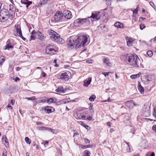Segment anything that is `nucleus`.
I'll use <instances>...</instances> for the list:
<instances>
[{
    "label": "nucleus",
    "mask_w": 156,
    "mask_h": 156,
    "mask_svg": "<svg viewBox=\"0 0 156 156\" xmlns=\"http://www.w3.org/2000/svg\"><path fill=\"white\" fill-rule=\"evenodd\" d=\"M25 99H27L28 100H35L36 98L35 97L33 96L31 98H26Z\"/></svg>",
    "instance_id": "35"
},
{
    "label": "nucleus",
    "mask_w": 156,
    "mask_h": 156,
    "mask_svg": "<svg viewBox=\"0 0 156 156\" xmlns=\"http://www.w3.org/2000/svg\"><path fill=\"white\" fill-rule=\"evenodd\" d=\"M111 99H110V98H108L107 100L105 101L104 102H106V101H109L111 102Z\"/></svg>",
    "instance_id": "60"
},
{
    "label": "nucleus",
    "mask_w": 156,
    "mask_h": 156,
    "mask_svg": "<svg viewBox=\"0 0 156 156\" xmlns=\"http://www.w3.org/2000/svg\"><path fill=\"white\" fill-rule=\"evenodd\" d=\"M78 122L81 125H82L83 126L85 124L82 121H79Z\"/></svg>",
    "instance_id": "49"
},
{
    "label": "nucleus",
    "mask_w": 156,
    "mask_h": 156,
    "mask_svg": "<svg viewBox=\"0 0 156 156\" xmlns=\"http://www.w3.org/2000/svg\"><path fill=\"white\" fill-rule=\"evenodd\" d=\"M15 102V101L14 99H12L11 101V103L12 105H13Z\"/></svg>",
    "instance_id": "54"
},
{
    "label": "nucleus",
    "mask_w": 156,
    "mask_h": 156,
    "mask_svg": "<svg viewBox=\"0 0 156 156\" xmlns=\"http://www.w3.org/2000/svg\"><path fill=\"white\" fill-rule=\"evenodd\" d=\"M7 153V151L6 149H4L2 150V156H7L6 153Z\"/></svg>",
    "instance_id": "36"
},
{
    "label": "nucleus",
    "mask_w": 156,
    "mask_h": 156,
    "mask_svg": "<svg viewBox=\"0 0 156 156\" xmlns=\"http://www.w3.org/2000/svg\"><path fill=\"white\" fill-rule=\"evenodd\" d=\"M87 130H89L90 129V127L88 125H86V124L83 126Z\"/></svg>",
    "instance_id": "45"
},
{
    "label": "nucleus",
    "mask_w": 156,
    "mask_h": 156,
    "mask_svg": "<svg viewBox=\"0 0 156 156\" xmlns=\"http://www.w3.org/2000/svg\"><path fill=\"white\" fill-rule=\"evenodd\" d=\"M36 35H31L30 37V41L31 40H34L36 38Z\"/></svg>",
    "instance_id": "38"
},
{
    "label": "nucleus",
    "mask_w": 156,
    "mask_h": 156,
    "mask_svg": "<svg viewBox=\"0 0 156 156\" xmlns=\"http://www.w3.org/2000/svg\"><path fill=\"white\" fill-rule=\"evenodd\" d=\"M92 119V118L91 116H89L88 117H87L86 118V120H91Z\"/></svg>",
    "instance_id": "51"
},
{
    "label": "nucleus",
    "mask_w": 156,
    "mask_h": 156,
    "mask_svg": "<svg viewBox=\"0 0 156 156\" xmlns=\"http://www.w3.org/2000/svg\"><path fill=\"white\" fill-rule=\"evenodd\" d=\"M132 104L133 105H135V103L134 102L133 100L128 101L126 103V106L128 107H129V108H130L131 106H132Z\"/></svg>",
    "instance_id": "17"
},
{
    "label": "nucleus",
    "mask_w": 156,
    "mask_h": 156,
    "mask_svg": "<svg viewBox=\"0 0 156 156\" xmlns=\"http://www.w3.org/2000/svg\"><path fill=\"white\" fill-rule=\"evenodd\" d=\"M79 134V133L78 132H76L75 133H74V136L75 135H78Z\"/></svg>",
    "instance_id": "63"
},
{
    "label": "nucleus",
    "mask_w": 156,
    "mask_h": 156,
    "mask_svg": "<svg viewBox=\"0 0 156 156\" xmlns=\"http://www.w3.org/2000/svg\"><path fill=\"white\" fill-rule=\"evenodd\" d=\"M91 147V146L90 145H83V146L82 147L83 148V149L87 148L89 147Z\"/></svg>",
    "instance_id": "41"
},
{
    "label": "nucleus",
    "mask_w": 156,
    "mask_h": 156,
    "mask_svg": "<svg viewBox=\"0 0 156 156\" xmlns=\"http://www.w3.org/2000/svg\"><path fill=\"white\" fill-rule=\"evenodd\" d=\"M150 5L154 9H155V6L154 3L152 2H151L149 3Z\"/></svg>",
    "instance_id": "39"
},
{
    "label": "nucleus",
    "mask_w": 156,
    "mask_h": 156,
    "mask_svg": "<svg viewBox=\"0 0 156 156\" xmlns=\"http://www.w3.org/2000/svg\"><path fill=\"white\" fill-rule=\"evenodd\" d=\"M48 99L45 97H43L41 98V101H39V103H42L46 101H48Z\"/></svg>",
    "instance_id": "30"
},
{
    "label": "nucleus",
    "mask_w": 156,
    "mask_h": 156,
    "mask_svg": "<svg viewBox=\"0 0 156 156\" xmlns=\"http://www.w3.org/2000/svg\"><path fill=\"white\" fill-rule=\"evenodd\" d=\"M106 1V4L108 5H111V1L112 0H103Z\"/></svg>",
    "instance_id": "33"
},
{
    "label": "nucleus",
    "mask_w": 156,
    "mask_h": 156,
    "mask_svg": "<svg viewBox=\"0 0 156 156\" xmlns=\"http://www.w3.org/2000/svg\"><path fill=\"white\" fill-rule=\"evenodd\" d=\"M36 35L38 36V38L40 40H42L44 39V35L39 31L36 32Z\"/></svg>",
    "instance_id": "18"
},
{
    "label": "nucleus",
    "mask_w": 156,
    "mask_h": 156,
    "mask_svg": "<svg viewBox=\"0 0 156 156\" xmlns=\"http://www.w3.org/2000/svg\"><path fill=\"white\" fill-rule=\"evenodd\" d=\"M114 25L115 26L118 28H122L123 27V24L119 22H116L115 24Z\"/></svg>",
    "instance_id": "22"
},
{
    "label": "nucleus",
    "mask_w": 156,
    "mask_h": 156,
    "mask_svg": "<svg viewBox=\"0 0 156 156\" xmlns=\"http://www.w3.org/2000/svg\"><path fill=\"white\" fill-rule=\"evenodd\" d=\"M96 98V97L95 95H92L89 98V100L91 101H94L95 99Z\"/></svg>",
    "instance_id": "27"
},
{
    "label": "nucleus",
    "mask_w": 156,
    "mask_h": 156,
    "mask_svg": "<svg viewBox=\"0 0 156 156\" xmlns=\"http://www.w3.org/2000/svg\"><path fill=\"white\" fill-rule=\"evenodd\" d=\"M36 32H35L34 30L32 32L31 34V35H34H34H36Z\"/></svg>",
    "instance_id": "56"
},
{
    "label": "nucleus",
    "mask_w": 156,
    "mask_h": 156,
    "mask_svg": "<svg viewBox=\"0 0 156 156\" xmlns=\"http://www.w3.org/2000/svg\"><path fill=\"white\" fill-rule=\"evenodd\" d=\"M25 140L27 143L29 144H30V140L28 137H26L25 138Z\"/></svg>",
    "instance_id": "32"
},
{
    "label": "nucleus",
    "mask_w": 156,
    "mask_h": 156,
    "mask_svg": "<svg viewBox=\"0 0 156 156\" xmlns=\"http://www.w3.org/2000/svg\"><path fill=\"white\" fill-rule=\"evenodd\" d=\"M2 142H5V143H8V141H7V139L5 136H3L2 139Z\"/></svg>",
    "instance_id": "28"
},
{
    "label": "nucleus",
    "mask_w": 156,
    "mask_h": 156,
    "mask_svg": "<svg viewBox=\"0 0 156 156\" xmlns=\"http://www.w3.org/2000/svg\"><path fill=\"white\" fill-rule=\"evenodd\" d=\"M9 12L8 10L5 9H2L0 12V21L5 22L9 19Z\"/></svg>",
    "instance_id": "5"
},
{
    "label": "nucleus",
    "mask_w": 156,
    "mask_h": 156,
    "mask_svg": "<svg viewBox=\"0 0 156 156\" xmlns=\"http://www.w3.org/2000/svg\"><path fill=\"white\" fill-rule=\"evenodd\" d=\"M154 112L153 113V115L156 119V107L154 108Z\"/></svg>",
    "instance_id": "43"
},
{
    "label": "nucleus",
    "mask_w": 156,
    "mask_h": 156,
    "mask_svg": "<svg viewBox=\"0 0 156 156\" xmlns=\"http://www.w3.org/2000/svg\"><path fill=\"white\" fill-rule=\"evenodd\" d=\"M88 35H84L78 37H71L68 44V48H79L84 47L87 41Z\"/></svg>",
    "instance_id": "1"
},
{
    "label": "nucleus",
    "mask_w": 156,
    "mask_h": 156,
    "mask_svg": "<svg viewBox=\"0 0 156 156\" xmlns=\"http://www.w3.org/2000/svg\"><path fill=\"white\" fill-rule=\"evenodd\" d=\"M48 33L50 35V38L52 41L57 42L58 43H63V40L60 37V36L56 32L52 30H49Z\"/></svg>",
    "instance_id": "4"
},
{
    "label": "nucleus",
    "mask_w": 156,
    "mask_h": 156,
    "mask_svg": "<svg viewBox=\"0 0 156 156\" xmlns=\"http://www.w3.org/2000/svg\"><path fill=\"white\" fill-rule=\"evenodd\" d=\"M0 64L1 65H2L4 63V62L5 61V59L4 58H0Z\"/></svg>",
    "instance_id": "42"
},
{
    "label": "nucleus",
    "mask_w": 156,
    "mask_h": 156,
    "mask_svg": "<svg viewBox=\"0 0 156 156\" xmlns=\"http://www.w3.org/2000/svg\"><path fill=\"white\" fill-rule=\"evenodd\" d=\"M138 88L139 91L140 92L141 94H143L144 92V89L140 83H139L138 85Z\"/></svg>",
    "instance_id": "21"
},
{
    "label": "nucleus",
    "mask_w": 156,
    "mask_h": 156,
    "mask_svg": "<svg viewBox=\"0 0 156 156\" xmlns=\"http://www.w3.org/2000/svg\"><path fill=\"white\" fill-rule=\"evenodd\" d=\"M110 72H107V73H102V74L103 75L105 76H108V74L110 73Z\"/></svg>",
    "instance_id": "47"
},
{
    "label": "nucleus",
    "mask_w": 156,
    "mask_h": 156,
    "mask_svg": "<svg viewBox=\"0 0 156 156\" xmlns=\"http://www.w3.org/2000/svg\"><path fill=\"white\" fill-rule=\"evenodd\" d=\"M54 19L56 21H64L63 13L61 11H58L54 15Z\"/></svg>",
    "instance_id": "8"
},
{
    "label": "nucleus",
    "mask_w": 156,
    "mask_h": 156,
    "mask_svg": "<svg viewBox=\"0 0 156 156\" xmlns=\"http://www.w3.org/2000/svg\"><path fill=\"white\" fill-rule=\"evenodd\" d=\"M121 59L125 62L128 61V63L136 67H139L140 59L136 55L130 54H122L120 56Z\"/></svg>",
    "instance_id": "3"
},
{
    "label": "nucleus",
    "mask_w": 156,
    "mask_h": 156,
    "mask_svg": "<svg viewBox=\"0 0 156 156\" xmlns=\"http://www.w3.org/2000/svg\"><path fill=\"white\" fill-rule=\"evenodd\" d=\"M20 80V78L18 77H16L15 79H14V80L15 82H16L17 81L19 80Z\"/></svg>",
    "instance_id": "55"
},
{
    "label": "nucleus",
    "mask_w": 156,
    "mask_h": 156,
    "mask_svg": "<svg viewBox=\"0 0 156 156\" xmlns=\"http://www.w3.org/2000/svg\"><path fill=\"white\" fill-rule=\"evenodd\" d=\"M46 75V74L43 71L42 72V73H41V76L42 77H45Z\"/></svg>",
    "instance_id": "50"
},
{
    "label": "nucleus",
    "mask_w": 156,
    "mask_h": 156,
    "mask_svg": "<svg viewBox=\"0 0 156 156\" xmlns=\"http://www.w3.org/2000/svg\"><path fill=\"white\" fill-rule=\"evenodd\" d=\"M147 54V55L149 57H151L153 55V52L152 51L150 50L148 51Z\"/></svg>",
    "instance_id": "31"
},
{
    "label": "nucleus",
    "mask_w": 156,
    "mask_h": 156,
    "mask_svg": "<svg viewBox=\"0 0 156 156\" xmlns=\"http://www.w3.org/2000/svg\"><path fill=\"white\" fill-rule=\"evenodd\" d=\"M145 27V26L144 24H141L140 25V28L141 30L143 29Z\"/></svg>",
    "instance_id": "44"
},
{
    "label": "nucleus",
    "mask_w": 156,
    "mask_h": 156,
    "mask_svg": "<svg viewBox=\"0 0 156 156\" xmlns=\"http://www.w3.org/2000/svg\"><path fill=\"white\" fill-rule=\"evenodd\" d=\"M82 119L84 120H86V116L84 115H83L81 116Z\"/></svg>",
    "instance_id": "58"
},
{
    "label": "nucleus",
    "mask_w": 156,
    "mask_h": 156,
    "mask_svg": "<svg viewBox=\"0 0 156 156\" xmlns=\"http://www.w3.org/2000/svg\"><path fill=\"white\" fill-rule=\"evenodd\" d=\"M7 108H9L11 110L12 109V106H11L10 104H8V105L7 106Z\"/></svg>",
    "instance_id": "52"
},
{
    "label": "nucleus",
    "mask_w": 156,
    "mask_h": 156,
    "mask_svg": "<svg viewBox=\"0 0 156 156\" xmlns=\"http://www.w3.org/2000/svg\"><path fill=\"white\" fill-rule=\"evenodd\" d=\"M63 16L65 18V19L69 20L72 17V14L71 12L68 10H66L63 11Z\"/></svg>",
    "instance_id": "11"
},
{
    "label": "nucleus",
    "mask_w": 156,
    "mask_h": 156,
    "mask_svg": "<svg viewBox=\"0 0 156 156\" xmlns=\"http://www.w3.org/2000/svg\"><path fill=\"white\" fill-rule=\"evenodd\" d=\"M141 73H139L138 74L135 75H133L130 76V78L132 79H135L137 78H138L140 76Z\"/></svg>",
    "instance_id": "24"
},
{
    "label": "nucleus",
    "mask_w": 156,
    "mask_h": 156,
    "mask_svg": "<svg viewBox=\"0 0 156 156\" xmlns=\"http://www.w3.org/2000/svg\"><path fill=\"white\" fill-rule=\"evenodd\" d=\"M150 106L146 105H145L143 107V113L146 117L149 116L150 115Z\"/></svg>",
    "instance_id": "10"
},
{
    "label": "nucleus",
    "mask_w": 156,
    "mask_h": 156,
    "mask_svg": "<svg viewBox=\"0 0 156 156\" xmlns=\"http://www.w3.org/2000/svg\"><path fill=\"white\" fill-rule=\"evenodd\" d=\"M107 125L109 126V127L110 126V125L111 124V123L110 122H108L107 123Z\"/></svg>",
    "instance_id": "59"
},
{
    "label": "nucleus",
    "mask_w": 156,
    "mask_h": 156,
    "mask_svg": "<svg viewBox=\"0 0 156 156\" xmlns=\"http://www.w3.org/2000/svg\"><path fill=\"white\" fill-rule=\"evenodd\" d=\"M134 41L133 39L127 37L126 42L127 45L130 47L132 46Z\"/></svg>",
    "instance_id": "15"
},
{
    "label": "nucleus",
    "mask_w": 156,
    "mask_h": 156,
    "mask_svg": "<svg viewBox=\"0 0 156 156\" xmlns=\"http://www.w3.org/2000/svg\"><path fill=\"white\" fill-rule=\"evenodd\" d=\"M20 68L19 67H17L16 69V70L17 71H19L20 69Z\"/></svg>",
    "instance_id": "62"
},
{
    "label": "nucleus",
    "mask_w": 156,
    "mask_h": 156,
    "mask_svg": "<svg viewBox=\"0 0 156 156\" xmlns=\"http://www.w3.org/2000/svg\"><path fill=\"white\" fill-rule=\"evenodd\" d=\"M137 8L135 9V11H133V13L136 14L137 13L138 10L137 9Z\"/></svg>",
    "instance_id": "53"
},
{
    "label": "nucleus",
    "mask_w": 156,
    "mask_h": 156,
    "mask_svg": "<svg viewBox=\"0 0 156 156\" xmlns=\"http://www.w3.org/2000/svg\"><path fill=\"white\" fill-rule=\"evenodd\" d=\"M15 28L16 29V34L15 35L18 36L22 38L23 40H25L26 38H24L22 35L20 26L18 24L15 25Z\"/></svg>",
    "instance_id": "9"
},
{
    "label": "nucleus",
    "mask_w": 156,
    "mask_h": 156,
    "mask_svg": "<svg viewBox=\"0 0 156 156\" xmlns=\"http://www.w3.org/2000/svg\"><path fill=\"white\" fill-rule=\"evenodd\" d=\"M90 153L89 151L88 150H85L83 153V156H90Z\"/></svg>",
    "instance_id": "25"
},
{
    "label": "nucleus",
    "mask_w": 156,
    "mask_h": 156,
    "mask_svg": "<svg viewBox=\"0 0 156 156\" xmlns=\"http://www.w3.org/2000/svg\"><path fill=\"white\" fill-rule=\"evenodd\" d=\"M47 3V1H43L42 2H41L40 3L38 4V6L40 7L42 5H44L45 4Z\"/></svg>",
    "instance_id": "37"
},
{
    "label": "nucleus",
    "mask_w": 156,
    "mask_h": 156,
    "mask_svg": "<svg viewBox=\"0 0 156 156\" xmlns=\"http://www.w3.org/2000/svg\"><path fill=\"white\" fill-rule=\"evenodd\" d=\"M22 4L26 5V7L28 8V6L32 3V1H29L28 0H21Z\"/></svg>",
    "instance_id": "14"
},
{
    "label": "nucleus",
    "mask_w": 156,
    "mask_h": 156,
    "mask_svg": "<svg viewBox=\"0 0 156 156\" xmlns=\"http://www.w3.org/2000/svg\"><path fill=\"white\" fill-rule=\"evenodd\" d=\"M126 144L128 145V149H126V151L127 152H130V149L129 147V143H127L126 142H125Z\"/></svg>",
    "instance_id": "40"
},
{
    "label": "nucleus",
    "mask_w": 156,
    "mask_h": 156,
    "mask_svg": "<svg viewBox=\"0 0 156 156\" xmlns=\"http://www.w3.org/2000/svg\"><path fill=\"white\" fill-rule=\"evenodd\" d=\"M51 107L47 106L44 107V110L46 111L47 113H49L53 112L51 109Z\"/></svg>",
    "instance_id": "19"
},
{
    "label": "nucleus",
    "mask_w": 156,
    "mask_h": 156,
    "mask_svg": "<svg viewBox=\"0 0 156 156\" xmlns=\"http://www.w3.org/2000/svg\"><path fill=\"white\" fill-rule=\"evenodd\" d=\"M139 67H140V68H144L143 65H141L140 64V63H139Z\"/></svg>",
    "instance_id": "57"
},
{
    "label": "nucleus",
    "mask_w": 156,
    "mask_h": 156,
    "mask_svg": "<svg viewBox=\"0 0 156 156\" xmlns=\"http://www.w3.org/2000/svg\"><path fill=\"white\" fill-rule=\"evenodd\" d=\"M66 89H64L63 87L62 86H59L55 91L59 93H65L66 91Z\"/></svg>",
    "instance_id": "13"
},
{
    "label": "nucleus",
    "mask_w": 156,
    "mask_h": 156,
    "mask_svg": "<svg viewBox=\"0 0 156 156\" xmlns=\"http://www.w3.org/2000/svg\"><path fill=\"white\" fill-rule=\"evenodd\" d=\"M114 131L113 128L111 129L110 130V132L111 133L113 132Z\"/></svg>",
    "instance_id": "61"
},
{
    "label": "nucleus",
    "mask_w": 156,
    "mask_h": 156,
    "mask_svg": "<svg viewBox=\"0 0 156 156\" xmlns=\"http://www.w3.org/2000/svg\"><path fill=\"white\" fill-rule=\"evenodd\" d=\"M100 13V12H97L95 13H92L91 16L87 18L77 19L74 21V24L76 26H80L82 25L84 26H88L90 23L89 19L92 18L95 21H97L100 19V15L99 14Z\"/></svg>",
    "instance_id": "2"
},
{
    "label": "nucleus",
    "mask_w": 156,
    "mask_h": 156,
    "mask_svg": "<svg viewBox=\"0 0 156 156\" xmlns=\"http://www.w3.org/2000/svg\"><path fill=\"white\" fill-rule=\"evenodd\" d=\"M146 156H155V154L154 152H149L146 154Z\"/></svg>",
    "instance_id": "29"
},
{
    "label": "nucleus",
    "mask_w": 156,
    "mask_h": 156,
    "mask_svg": "<svg viewBox=\"0 0 156 156\" xmlns=\"http://www.w3.org/2000/svg\"><path fill=\"white\" fill-rule=\"evenodd\" d=\"M152 129L156 133V125H154L152 127Z\"/></svg>",
    "instance_id": "46"
},
{
    "label": "nucleus",
    "mask_w": 156,
    "mask_h": 156,
    "mask_svg": "<svg viewBox=\"0 0 156 156\" xmlns=\"http://www.w3.org/2000/svg\"><path fill=\"white\" fill-rule=\"evenodd\" d=\"M45 51L47 54L52 55L56 54L57 49L55 46L49 44L46 47Z\"/></svg>",
    "instance_id": "6"
},
{
    "label": "nucleus",
    "mask_w": 156,
    "mask_h": 156,
    "mask_svg": "<svg viewBox=\"0 0 156 156\" xmlns=\"http://www.w3.org/2000/svg\"><path fill=\"white\" fill-rule=\"evenodd\" d=\"M57 100L55 98H50L48 100V103L49 104H50L52 103H55L56 102Z\"/></svg>",
    "instance_id": "23"
},
{
    "label": "nucleus",
    "mask_w": 156,
    "mask_h": 156,
    "mask_svg": "<svg viewBox=\"0 0 156 156\" xmlns=\"http://www.w3.org/2000/svg\"><path fill=\"white\" fill-rule=\"evenodd\" d=\"M85 141L87 143H90V140H89L88 139H87V138H85L84 139Z\"/></svg>",
    "instance_id": "48"
},
{
    "label": "nucleus",
    "mask_w": 156,
    "mask_h": 156,
    "mask_svg": "<svg viewBox=\"0 0 156 156\" xmlns=\"http://www.w3.org/2000/svg\"><path fill=\"white\" fill-rule=\"evenodd\" d=\"M71 76V74L69 71L63 72L59 75V79L67 81L70 78Z\"/></svg>",
    "instance_id": "7"
},
{
    "label": "nucleus",
    "mask_w": 156,
    "mask_h": 156,
    "mask_svg": "<svg viewBox=\"0 0 156 156\" xmlns=\"http://www.w3.org/2000/svg\"><path fill=\"white\" fill-rule=\"evenodd\" d=\"M89 108L90 111V112L94 114V110L93 108V106H91V105L89 106Z\"/></svg>",
    "instance_id": "34"
},
{
    "label": "nucleus",
    "mask_w": 156,
    "mask_h": 156,
    "mask_svg": "<svg viewBox=\"0 0 156 156\" xmlns=\"http://www.w3.org/2000/svg\"><path fill=\"white\" fill-rule=\"evenodd\" d=\"M154 41L155 43H156V37L154 38Z\"/></svg>",
    "instance_id": "64"
},
{
    "label": "nucleus",
    "mask_w": 156,
    "mask_h": 156,
    "mask_svg": "<svg viewBox=\"0 0 156 156\" xmlns=\"http://www.w3.org/2000/svg\"><path fill=\"white\" fill-rule=\"evenodd\" d=\"M41 129L43 130H47L48 131H50L51 132H52L53 129L52 128H49L48 127H41Z\"/></svg>",
    "instance_id": "26"
},
{
    "label": "nucleus",
    "mask_w": 156,
    "mask_h": 156,
    "mask_svg": "<svg viewBox=\"0 0 156 156\" xmlns=\"http://www.w3.org/2000/svg\"><path fill=\"white\" fill-rule=\"evenodd\" d=\"M103 63L105 64L106 66H109V65L111 64L110 59L108 58H104L103 59Z\"/></svg>",
    "instance_id": "16"
},
{
    "label": "nucleus",
    "mask_w": 156,
    "mask_h": 156,
    "mask_svg": "<svg viewBox=\"0 0 156 156\" xmlns=\"http://www.w3.org/2000/svg\"><path fill=\"white\" fill-rule=\"evenodd\" d=\"M5 49L9 50L10 48H13V47L11 44L10 43L9 41L8 40L7 42V44L5 46Z\"/></svg>",
    "instance_id": "20"
},
{
    "label": "nucleus",
    "mask_w": 156,
    "mask_h": 156,
    "mask_svg": "<svg viewBox=\"0 0 156 156\" xmlns=\"http://www.w3.org/2000/svg\"><path fill=\"white\" fill-rule=\"evenodd\" d=\"M92 78L90 77L85 80L84 82L83 86L84 87H87L90 84Z\"/></svg>",
    "instance_id": "12"
}]
</instances>
